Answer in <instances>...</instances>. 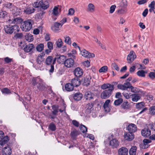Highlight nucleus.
<instances>
[{
    "label": "nucleus",
    "instance_id": "nucleus-56",
    "mask_svg": "<svg viewBox=\"0 0 155 155\" xmlns=\"http://www.w3.org/2000/svg\"><path fill=\"white\" fill-rule=\"evenodd\" d=\"M148 77L151 80H153L155 78V72H150L148 75Z\"/></svg>",
    "mask_w": 155,
    "mask_h": 155
},
{
    "label": "nucleus",
    "instance_id": "nucleus-51",
    "mask_svg": "<svg viewBox=\"0 0 155 155\" xmlns=\"http://www.w3.org/2000/svg\"><path fill=\"white\" fill-rule=\"evenodd\" d=\"M124 87L125 89V90H127V88H130L132 85L129 82H127L125 83L124 84Z\"/></svg>",
    "mask_w": 155,
    "mask_h": 155
},
{
    "label": "nucleus",
    "instance_id": "nucleus-25",
    "mask_svg": "<svg viewBox=\"0 0 155 155\" xmlns=\"http://www.w3.org/2000/svg\"><path fill=\"white\" fill-rule=\"evenodd\" d=\"M132 100L133 101L137 102L140 99V94H134L131 95Z\"/></svg>",
    "mask_w": 155,
    "mask_h": 155
},
{
    "label": "nucleus",
    "instance_id": "nucleus-55",
    "mask_svg": "<svg viewBox=\"0 0 155 155\" xmlns=\"http://www.w3.org/2000/svg\"><path fill=\"white\" fill-rule=\"evenodd\" d=\"M127 9L126 8H121L119 9L118 13L119 14H124L127 12Z\"/></svg>",
    "mask_w": 155,
    "mask_h": 155
},
{
    "label": "nucleus",
    "instance_id": "nucleus-22",
    "mask_svg": "<svg viewBox=\"0 0 155 155\" xmlns=\"http://www.w3.org/2000/svg\"><path fill=\"white\" fill-rule=\"evenodd\" d=\"M80 80L78 78H74L72 79L71 84L74 87H77L80 85Z\"/></svg>",
    "mask_w": 155,
    "mask_h": 155
},
{
    "label": "nucleus",
    "instance_id": "nucleus-38",
    "mask_svg": "<svg viewBox=\"0 0 155 155\" xmlns=\"http://www.w3.org/2000/svg\"><path fill=\"white\" fill-rule=\"evenodd\" d=\"M149 113L151 115H155V106L151 107L149 108Z\"/></svg>",
    "mask_w": 155,
    "mask_h": 155
},
{
    "label": "nucleus",
    "instance_id": "nucleus-50",
    "mask_svg": "<svg viewBox=\"0 0 155 155\" xmlns=\"http://www.w3.org/2000/svg\"><path fill=\"white\" fill-rule=\"evenodd\" d=\"M49 129L53 131H55L56 129V127L54 124L53 123H51L49 126Z\"/></svg>",
    "mask_w": 155,
    "mask_h": 155
},
{
    "label": "nucleus",
    "instance_id": "nucleus-45",
    "mask_svg": "<svg viewBox=\"0 0 155 155\" xmlns=\"http://www.w3.org/2000/svg\"><path fill=\"white\" fill-rule=\"evenodd\" d=\"M65 40L64 41L65 43L69 45H70L71 44V38L69 36H66L64 37Z\"/></svg>",
    "mask_w": 155,
    "mask_h": 155
},
{
    "label": "nucleus",
    "instance_id": "nucleus-49",
    "mask_svg": "<svg viewBox=\"0 0 155 155\" xmlns=\"http://www.w3.org/2000/svg\"><path fill=\"white\" fill-rule=\"evenodd\" d=\"M108 70V68L106 66H104L102 67L99 70V72H105Z\"/></svg>",
    "mask_w": 155,
    "mask_h": 155
},
{
    "label": "nucleus",
    "instance_id": "nucleus-32",
    "mask_svg": "<svg viewBox=\"0 0 155 155\" xmlns=\"http://www.w3.org/2000/svg\"><path fill=\"white\" fill-rule=\"evenodd\" d=\"M145 106V103L143 102H141L136 104V107L138 110H140Z\"/></svg>",
    "mask_w": 155,
    "mask_h": 155
},
{
    "label": "nucleus",
    "instance_id": "nucleus-7",
    "mask_svg": "<svg viewBox=\"0 0 155 155\" xmlns=\"http://www.w3.org/2000/svg\"><path fill=\"white\" fill-rule=\"evenodd\" d=\"M4 133L1 130L0 131V141H1L0 144L3 145L6 143L9 140V138L8 136H6L4 137Z\"/></svg>",
    "mask_w": 155,
    "mask_h": 155
},
{
    "label": "nucleus",
    "instance_id": "nucleus-23",
    "mask_svg": "<svg viewBox=\"0 0 155 155\" xmlns=\"http://www.w3.org/2000/svg\"><path fill=\"white\" fill-rule=\"evenodd\" d=\"M34 48V46L33 44H29L25 46L24 48V50L25 52H29L32 51Z\"/></svg>",
    "mask_w": 155,
    "mask_h": 155
},
{
    "label": "nucleus",
    "instance_id": "nucleus-6",
    "mask_svg": "<svg viewBox=\"0 0 155 155\" xmlns=\"http://www.w3.org/2000/svg\"><path fill=\"white\" fill-rule=\"evenodd\" d=\"M74 61L72 58L66 59L64 62V66L67 68H70L73 67L74 64Z\"/></svg>",
    "mask_w": 155,
    "mask_h": 155
},
{
    "label": "nucleus",
    "instance_id": "nucleus-11",
    "mask_svg": "<svg viewBox=\"0 0 155 155\" xmlns=\"http://www.w3.org/2000/svg\"><path fill=\"white\" fill-rule=\"evenodd\" d=\"M73 72L74 75L77 78L81 77L83 73L82 69L79 67L75 68L74 71Z\"/></svg>",
    "mask_w": 155,
    "mask_h": 155
},
{
    "label": "nucleus",
    "instance_id": "nucleus-60",
    "mask_svg": "<svg viewBox=\"0 0 155 155\" xmlns=\"http://www.w3.org/2000/svg\"><path fill=\"white\" fill-rule=\"evenodd\" d=\"M116 8V6L115 5H112L110 7V10L109 11L110 13L111 14L113 13L114 11Z\"/></svg>",
    "mask_w": 155,
    "mask_h": 155
},
{
    "label": "nucleus",
    "instance_id": "nucleus-9",
    "mask_svg": "<svg viewBox=\"0 0 155 155\" xmlns=\"http://www.w3.org/2000/svg\"><path fill=\"white\" fill-rule=\"evenodd\" d=\"M124 137L125 140L130 141L134 139V135L133 133L129 131L128 132L125 133Z\"/></svg>",
    "mask_w": 155,
    "mask_h": 155
},
{
    "label": "nucleus",
    "instance_id": "nucleus-29",
    "mask_svg": "<svg viewBox=\"0 0 155 155\" xmlns=\"http://www.w3.org/2000/svg\"><path fill=\"white\" fill-rule=\"evenodd\" d=\"M59 106L58 105L56 104L53 105L52 106V108L53 111L52 112V114L54 115H56L58 112V109Z\"/></svg>",
    "mask_w": 155,
    "mask_h": 155
},
{
    "label": "nucleus",
    "instance_id": "nucleus-62",
    "mask_svg": "<svg viewBox=\"0 0 155 155\" xmlns=\"http://www.w3.org/2000/svg\"><path fill=\"white\" fill-rule=\"evenodd\" d=\"M15 37L17 38H21L23 37V34L22 33H15Z\"/></svg>",
    "mask_w": 155,
    "mask_h": 155
},
{
    "label": "nucleus",
    "instance_id": "nucleus-37",
    "mask_svg": "<svg viewBox=\"0 0 155 155\" xmlns=\"http://www.w3.org/2000/svg\"><path fill=\"white\" fill-rule=\"evenodd\" d=\"M1 91L3 94H9L11 93V91L7 87H5L2 89Z\"/></svg>",
    "mask_w": 155,
    "mask_h": 155
},
{
    "label": "nucleus",
    "instance_id": "nucleus-13",
    "mask_svg": "<svg viewBox=\"0 0 155 155\" xmlns=\"http://www.w3.org/2000/svg\"><path fill=\"white\" fill-rule=\"evenodd\" d=\"M40 7L43 10L47 9L49 7V3L47 1L41 0L39 2Z\"/></svg>",
    "mask_w": 155,
    "mask_h": 155
},
{
    "label": "nucleus",
    "instance_id": "nucleus-58",
    "mask_svg": "<svg viewBox=\"0 0 155 155\" xmlns=\"http://www.w3.org/2000/svg\"><path fill=\"white\" fill-rule=\"evenodd\" d=\"M4 60L5 63L7 64L11 62L12 61V59L8 57L5 58Z\"/></svg>",
    "mask_w": 155,
    "mask_h": 155
},
{
    "label": "nucleus",
    "instance_id": "nucleus-43",
    "mask_svg": "<svg viewBox=\"0 0 155 155\" xmlns=\"http://www.w3.org/2000/svg\"><path fill=\"white\" fill-rule=\"evenodd\" d=\"M129 106V103L127 101H124L121 105L122 108L124 109H128Z\"/></svg>",
    "mask_w": 155,
    "mask_h": 155
},
{
    "label": "nucleus",
    "instance_id": "nucleus-26",
    "mask_svg": "<svg viewBox=\"0 0 155 155\" xmlns=\"http://www.w3.org/2000/svg\"><path fill=\"white\" fill-rule=\"evenodd\" d=\"M82 97V94L80 92L75 94L73 96L74 99L75 100L78 101L81 100Z\"/></svg>",
    "mask_w": 155,
    "mask_h": 155
},
{
    "label": "nucleus",
    "instance_id": "nucleus-14",
    "mask_svg": "<svg viewBox=\"0 0 155 155\" xmlns=\"http://www.w3.org/2000/svg\"><path fill=\"white\" fill-rule=\"evenodd\" d=\"M94 96V95L92 93L88 91L85 92L84 97L86 100L90 101L93 99Z\"/></svg>",
    "mask_w": 155,
    "mask_h": 155
},
{
    "label": "nucleus",
    "instance_id": "nucleus-46",
    "mask_svg": "<svg viewBox=\"0 0 155 155\" xmlns=\"http://www.w3.org/2000/svg\"><path fill=\"white\" fill-rule=\"evenodd\" d=\"M145 72L143 70H140L138 71L137 72V75L140 77H145Z\"/></svg>",
    "mask_w": 155,
    "mask_h": 155
},
{
    "label": "nucleus",
    "instance_id": "nucleus-5",
    "mask_svg": "<svg viewBox=\"0 0 155 155\" xmlns=\"http://www.w3.org/2000/svg\"><path fill=\"white\" fill-rule=\"evenodd\" d=\"M114 89H107L103 91L101 94L102 99H105L109 98L112 94Z\"/></svg>",
    "mask_w": 155,
    "mask_h": 155
},
{
    "label": "nucleus",
    "instance_id": "nucleus-40",
    "mask_svg": "<svg viewBox=\"0 0 155 155\" xmlns=\"http://www.w3.org/2000/svg\"><path fill=\"white\" fill-rule=\"evenodd\" d=\"M155 5V2L154 1H152L151 3L148 6L150 8L149 9V11L150 12H153V8H154V5Z\"/></svg>",
    "mask_w": 155,
    "mask_h": 155
},
{
    "label": "nucleus",
    "instance_id": "nucleus-21",
    "mask_svg": "<svg viewBox=\"0 0 155 155\" xmlns=\"http://www.w3.org/2000/svg\"><path fill=\"white\" fill-rule=\"evenodd\" d=\"M142 135L144 137H147L150 136L151 131L148 128H144L141 131Z\"/></svg>",
    "mask_w": 155,
    "mask_h": 155
},
{
    "label": "nucleus",
    "instance_id": "nucleus-24",
    "mask_svg": "<svg viewBox=\"0 0 155 155\" xmlns=\"http://www.w3.org/2000/svg\"><path fill=\"white\" fill-rule=\"evenodd\" d=\"M101 88L103 90L107 89H114V86L110 84H104L101 86Z\"/></svg>",
    "mask_w": 155,
    "mask_h": 155
},
{
    "label": "nucleus",
    "instance_id": "nucleus-8",
    "mask_svg": "<svg viewBox=\"0 0 155 155\" xmlns=\"http://www.w3.org/2000/svg\"><path fill=\"white\" fill-rule=\"evenodd\" d=\"M81 54L82 56L86 58H93L95 56L94 54L90 53L85 49L82 50L81 51Z\"/></svg>",
    "mask_w": 155,
    "mask_h": 155
},
{
    "label": "nucleus",
    "instance_id": "nucleus-27",
    "mask_svg": "<svg viewBox=\"0 0 155 155\" xmlns=\"http://www.w3.org/2000/svg\"><path fill=\"white\" fill-rule=\"evenodd\" d=\"M94 106V104L92 103H88L87 105L86 108V112L87 114H90L91 113V109Z\"/></svg>",
    "mask_w": 155,
    "mask_h": 155
},
{
    "label": "nucleus",
    "instance_id": "nucleus-63",
    "mask_svg": "<svg viewBox=\"0 0 155 155\" xmlns=\"http://www.w3.org/2000/svg\"><path fill=\"white\" fill-rule=\"evenodd\" d=\"M122 97L121 93L120 92H117L116 93L115 97L116 98H120Z\"/></svg>",
    "mask_w": 155,
    "mask_h": 155
},
{
    "label": "nucleus",
    "instance_id": "nucleus-34",
    "mask_svg": "<svg viewBox=\"0 0 155 155\" xmlns=\"http://www.w3.org/2000/svg\"><path fill=\"white\" fill-rule=\"evenodd\" d=\"M25 39L28 42L33 41V37L32 35L29 33L27 34L25 36Z\"/></svg>",
    "mask_w": 155,
    "mask_h": 155
},
{
    "label": "nucleus",
    "instance_id": "nucleus-28",
    "mask_svg": "<svg viewBox=\"0 0 155 155\" xmlns=\"http://www.w3.org/2000/svg\"><path fill=\"white\" fill-rule=\"evenodd\" d=\"M56 59H57V61L58 63L59 64L64 63V62L65 60L66 59V56L63 55H60L59 57L57 58H56Z\"/></svg>",
    "mask_w": 155,
    "mask_h": 155
},
{
    "label": "nucleus",
    "instance_id": "nucleus-47",
    "mask_svg": "<svg viewBox=\"0 0 155 155\" xmlns=\"http://www.w3.org/2000/svg\"><path fill=\"white\" fill-rule=\"evenodd\" d=\"M131 91L133 93H138L140 92V89L137 87H134L132 86L131 87Z\"/></svg>",
    "mask_w": 155,
    "mask_h": 155
},
{
    "label": "nucleus",
    "instance_id": "nucleus-1",
    "mask_svg": "<svg viewBox=\"0 0 155 155\" xmlns=\"http://www.w3.org/2000/svg\"><path fill=\"white\" fill-rule=\"evenodd\" d=\"M31 83L40 91H44L45 88V83L43 80L38 77L33 78L32 79Z\"/></svg>",
    "mask_w": 155,
    "mask_h": 155
},
{
    "label": "nucleus",
    "instance_id": "nucleus-42",
    "mask_svg": "<svg viewBox=\"0 0 155 155\" xmlns=\"http://www.w3.org/2000/svg\"><path fill=\"white\" fill-rule=\"evenodd\" d=\"M44 45L43 44H40L38 45L36 47V49L37 51L41 52L43 49Z\"/></svg>",
    "mask_w": 155,
    "mask_h": 155
},
{
    "label": "nucleus",
    "instance_id": "nucleus-36",
    "mask_svg": "<svg viewBox=\"0 0 155 155\" xmlns=\"http://www.w3.org/2000/svg\"><path fill=\"white\" fill-rule=\"evenodd\" d=\"M95 6L92 3H90L88 5L87 11L90 12H93L95 10Z\"/></svg>",
    "mask_w": 155,
    "mask_h": 155
},
{
    "label": "nucleus",
    "instance_id": "nucleus-53",
    "mask_svg": "<svg viewBox=\"0 0 155 155\" xmlns=\"http://www.w3.org/2000/svg\"><path fill=\"white\" fill-rule=\"evenodd\" d=\"M62 44L63 42L61 38L59 39L58 41L56 42V44L57 47L59 48L61 47L62 45Z\"/></svg>",
    "mask_w": 155,
    "mask_h": 155
},
{
    "label": "nucleus",
    "instance_id": "nucleus-19",
    "mask_svg": "<svg viewBox=\"0 0 155 155\" xmlns=\"http://www.w3.org/2000/svg\"><path fill=\"white\" fill-rule=\"evenodd\" d=\"M61 5H58L54 6L52 10V14L54 16H57L59 14L58 12H61Z\"/></svg>",
    "mask_w": 155,
    "mask_h": 155
},
{
    "label": "nucleus",
    "instance_id": "nucleus-59",
    "mask_svg": "<svg viewBox=\"0 0 155 155\" xmlns=\"http://www.w3.org/2000/svg\"><path fill=\"white\" fill-rule=\"evenodd\" d=\"M12 4L10 2H7L4 5V6L6 8L10 9L12 8Z\"/></svg>",
    "mask_w": 155,
    "mask_h": 155
},
{
    "label": "nucleus",
    "instance_id": "nucleus-16",
    "mask_svg": "<svg viewBox=\"0 0 155 155\" xmlns=\"http://www.w3.org/2000/svg\"><path fill=\"white\" fill-rule=\"evenodd\" d=\"M119 142L116 139L111 140L110 142V145L113 148H117L119 145Z\"/></svg>",
    "mask_w": 155,
    "mask_h": 155
},
{
    "label": "nucleus",
    "instance_id": "nucleus-2",
    "mask_svg": "<svg viewBox=\"0 0 155 155\" xmlns=\"http://www.w3.org/2000/svg\"><path fill=\"white\" fill-rule=\"evenodd\" d=\"M4 29L5 33L7 34H11L13 32L15 34L19 32V28L16 25L11 26L10 25H5L4 26Z\"/></svg>",
    "mask_w": 155,
    "mask_h": 155
},
{
    "label": "nucleus",
    "instance_id": "nucleus-10",
    "mask_svg": "<svg viewBox=\"0 0 155 155\" xmlns=\"http://www.w3.org/2000/svg\"><path fill=\"white\" fill-rule=\"evenodd\" d=\"M136 58V56L134 52L133 51H131L127 57V59L128 63H131Z\"/></svg>",
    "mask_w": 155,
    "mask_h": 155
},
{
    "label": "nucleus",
    "instance_id": "nucleus-35",
    "mask_svg": "<svg viewBox=\"0 0 155 155\" xmlns=\"http://www.w3.org/2000/svg\"><path fill=\"white\" fill-rule=\"evenodd\" d=\"M43 56V54H41L39 55L37 57L36 60V61L38 64H41L42 62L43 61V59L42 57Z\"/></svg>",
    "mask_w": 155,
    "mask_h": 155
},
{
    "label": "nucleus",
    "instance_id": "nucleus-18",
    "mask_svg": "<svg viewBox=\"0 0 155 155\" xmlns=\"http://www.w3.org/2000/svg\"><path fill=\"white\" fill-rule=\"evenodd\" d=\"M91 77L89 75L87 76L86 77L82 79L83 85L86 86H87L89 85L91 82Z\"/></svg>",
    "mask_w": 155,
    "mask_h": 155
},
{
    "label": "nucleus",
    "instance_id": "nucleus-39",
    "mask_svg": "<svg viewBox=\"0 0 155 155\" xmlns=\"http://www.w3.org/2000/svg\"><path fill=\"white\" fill-rule=\"evenodd\" d=\"M35 11V9L34 8L31 9L30 7L27 8L24 11V12L27 14H30L34 12Z\"/></svg>",
    "mask_w": 155,
    "mask_h": 155
},
{
    "label": "nucleus",
    "instance_id": "nucleus-4",
    "mask_svg": "<svg viewBox=\"0 0 155 155\" xmlns=\"http://www.w3.org/2000/svg\"><path fill=\"white\" fill-rule=\"evenodd\" d=\"M33 21L31 20H28L24 21L21 27V29L25 31H28L32 28Z\"/></svg>",
    "mask_w": 155,
    "mask_h": 155
},
{
    "label": "nucleus",
    "instance_id": "nucleus-15",
    "mask_svg": "<svg viewBox=\"0 0 155 155\" xmlns=\"http://www.w3.org/2000/svg\"><path fill=\"white\" fill-rule=\"evenodd\" d=\"M127 130L132 133L135 132L137 130V127L136 125L133 124H130L127 127Z\"/></svg>",
    "mask_w": 155,
    "mask_h": 155
},
{
    "label": "nucleus",
    "instance_id": "nucleus-57",
    "mask_svg": "<svg viewBox=\"0 0 155 155\" xmlns=\"http://www.w3.org/2000/svg\"><path fill=\"white\" fill-rule=\"evenodd\" d=\"M71 136L72 137L74 138L78 135V132L77 130H74L71 132Z\"/></svg>",
    "mask_w": 155,
    "mask_h": 155
},
{
    "label": "nucleus",
    "instance_id": "nucleus-64",
    "mask_svg": "<svg viewBox=\"0 0 155 155\" xmlns=\"http://www.w3.org/2000/svg\"><path fill=\"white\" fill-rule=\"evenodd\" d=\"M74 12V9L72 8H70L68 11V15H72Z\"/></svg>",
    "mask_w": 155,
    "mask_h": 155
},
{
    "label": "nucleus",
    "instance_id": "nucleus-44",
    "mask_svg": "<svg viewBox=\"0 0 155 155\" xmlns=\"http://www.w3.org/2000/svg\"><path fill=\"white\" fill-rule=\"evenodd\" d=\"M8 13L5 11H2L0 12V18H4L7 16Z\"/></svg>",
    "mask_w": 155,
    "mask_h": 155
},
{
    "label": "nucleus",
    "instance_id": "nucleus-41",
    "mask_svg": "<svg viewBox=\"0 0 155 155\" xmlns=\"http://www.w3.org/2000/svg\"><path fill=\"white\" fill-rule=\"evenodd\" d=\"M123 101V99L122 98H119L114 101V104L116 106H118L120 105Z\"/></svg>",
    "mask_w": 155,
    "mask_h": 155
},
{
    "label": "nucleus",
    "instance_id": "nucleus-33",
    "mask_svg": "<svg viewBox=\"0 0 155 155\" xmlns=\"http://www.w3.org/2000/svg\"><path fill=\"white\" fill-rule=\"evenodd\" d=\"M137 147L136 146L132 147L130 149L129 153L130 155H136Z\"/></svg>",
    "mask_w": 155,
    "mask_h": 155
},
{
    "label": "nucleus",
    "instance_id": "nucleus-20",
    "mask_svg": "<svg viewBox=\"0 0 155 155\" xmlns=\"http://www.w3.org/2000/svg\"><path fill=\"white\" fill-rule=\"evenodd\" d=\"M12 152V149L8 146L4 147L2 150L3 155H11Z\"/></svg>",
    "mask_w": 155,
    "mask_h": 155
},
{
    "label": "nucleus",
    "instance_id": "nucleus-3",
    "mask_svg": "<svg viewBox=\"0 0 155 155\" xmlns=\"http://www.w3.org/2000/svg\"><path fill=\"white\" fill-rule=\"evenodd\" d=\"M56 58H53L51 56H48L46 59L45 61V63L47 65H50L51 68L49 70L50 73H52L54 71V64L55 63Z\"/></svg>",
    "mask_w": 155,
    "mask_h": 155
},
{
    "label": "nucleus",
    "instance_id": "nucleus-12",
    "mask_svg": "<svg viewBox=\"0 0 155 155\" xmlns=\"http://www.w3.org/2000/svg\"><path fill=\"white\" fill-rule=\"evenodd\" d=\"M61 27L60 23L54 22L51 26V29L52 31L56 32L59 31L60 30V28Z\"/></svg>",
    "mask_w": 155,
    "mask_h": 155
},
{
    "label": "nucleus",
    "instance_id": "nucleus-54",
    "mask_svg": "<svg viewBox=\"0 0 155 155\" xmlns=\"http://www.w3.org/2000/svg\"><path fill=\"white\" fill-rule=\"evenodd\" d=\"M80 130L83 133H85L87 131V128L84 125H81L80 127Z\"/></svg>",
    "mask_w": 155,
    "mask_h": 155
},
{
    "label": "nucleus",
    "instance_id": "nucleus-31",
    "mask_svg": "<svg viewBox=\"0 0 155 155\" xmlns=\"http://www.w3.org/2000/svg\"><path fill=\"white\" fill-rule=\"evenodd\" d=\"M74 87L70 83H68L66 84L65 86V90L68 91H71L73 90L74 89Z\"/></svg>",
    "mask_w": 155,
    "mask_h": 155
},
{
    "label": "nucleus",
    "instance_id": "nucleus-61",
    "mask_svg": "<svg viewBox=\"0 0 155 155\" xmlns=\"http://www.w3.org/2000/svg\"><path fill=\"white\" fill-rule=\"evenodd\" d=\"M47 46L48 49H53V44L51 42L49 41L48 42Z\"/></svg>",
    "mask_w": 155,
    "mask_h": 155
},
{
    "label": "nucleus",
    "instance_id": "nucleus-48",
    "mask_svg": "<svg viewBox=\"0 0 155 155\" xmlns=\"http://www.w3.org/2000/svg\"><path fill=\"white\" fill-rule=\"evenodd\" d=\"M22 21V20L20 17H17L14 19L13 22L14 24H18L21 23Z\"/></svg>",
    "mask_w": 155,
    "mask_h": 155
},
{
    "label": "nucleus",
    "instance_id": "nucleus-17",
    "mask_svg": "<svg viewBox=\"0 0 155 155\" xmlns=\"http://www.w3.org/2000/svg\"><path fill=\"white\" fill-rule=\"evenodd\" d=\"M128 149L126 147H122L118 150V153L119 155H127Z\"/></svg>",
    "mask_w": 155,
    "mask_h": 155
},
{
    "label": "nucleus",
    "instance_id": "nucleus-52",
    "mask_svg": "<svg viewBox=\"0 0 155 155\" xmlns=\"http://www.w3.org/2000/svg\"><path fill=\"white\" fill-rule=\"evenodd\" d=\"M127 5V0H122L120 6L123 8H126Z\"/></svg>",
    "mask_w": 155,
    "mask_h": 155
},
{
    "label": "nucleus",
    "instance_id": "nucleus-30",
    "mask_svg": "<svg viewBox=\"0 0 155 155\" xmlns=\"http://www.w3.org/2000/svg\"><path fill=\"white\" fill-rule=\"evenodd\" d=\"M110 101V100H107L104 104L103 107L106 112H109V111L108 105Z\"/></svg>",
    "mask_w": 155,
    "mask_h": 155
}]
</instances>
